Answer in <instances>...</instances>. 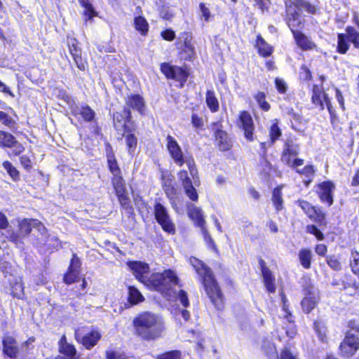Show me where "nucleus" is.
I'll return each instance as SVG.
<instances>
[{
	"label": "nucleus",
	"instance_id": "50",
	"mask_svg": "<svg viewBox=\"0 0 359 359\" xmlns=\"http://www.w3.org/2000/svg\"><path fill=\"white\" fill-rule=\"evenodd\" d=\"M199 8L202 18L204 19L205 22H209L212 18L210 9L203 3L200 4Z\"/></svg>",
	"mask_w": 359,
	"mask_h": 359
},
{
	"label": "nucleus",
	"instance_id": "54",
	"mask_svg": "<svg viewBox=\"0 0 359 359\" xmlns=\"http://www.w3.org/2000/svg\"><path fill=\"white\" fill-rule=\"evenodd\" d=\"M315 331L318 333L320 340L323 341L325 337V329L319 322H315L313 325Z\"/></svg>",
	"mask_w": 359,
	"mask_h": 359
},
{
	"label": "nucleus",
	"instance_id": "29",
	"mask_svg": "<svg viewBox=\"0 0 359 359\" xmlns=\"http://www.w3.org/2000/svg\"><path fill=\"white\" fill-rule=\"evenodd\" d=\"M347 40L351 42L355 48L359 49V32L351 26L346 28V34Z\"/></svg>",
	"mask_w": 359,
	"mask_h": 359
},
{
	"label": "nucleus",
	"instance_id": "23",
	"mask_svg": "<svg viewBox=\"0 0 359 359\" xmlns=\"http://www.w3.org/2000/svg\"><path fill=\"white\" fill-rule=\"evenodd\" d=\"M130 118L131 112L127 107L124 108L123 114L120 112H115L113 114L114 127L118 130L124 128L126 123L130 120Z\"/></svg>",
	"mask_w": 359,
	"mask_h": 359
},
{
	"label": "nucleus",
	"instance_id": "1",
	"mask_svg": "<svg viewBox=\"0 0 359 359\" xmlns=\"http://www.w3.org/2000/svg\"><path fill=\"white\" fill-rule=\"evenodd\" d=\"M135 334L144 340H154L160 337L165 330L163 319L151 312H143L133 319Z\"/></svg>",
	"mask_w": 359,
	"mask_h": 359
},
{
	"label": "nucleus",
	"instance_id": "12",
	"mask_svg": "<svg viewBox=\"0 0 359 359\" xmlns=\"http://www.w3.org/2000/svg\"><path fill=\"white\" fill-rule=\"evenodd\" d=\"M67 44L69 46V53L72 55L76 67L80 70H85L86 62L81 57V50L78 46L77 40L74 38H68Z\"/></svg>",
	"mask_w": 359,
	"mask_h": 359
},
{
	"label": "nucleus",
	"instance_id": "6",
	"mask_svg": "<svg viewBox=\"0 0 359 359\" xmlns=\"http://www.w3.org/2000/svg\"><path fill=\"white\" fill-rule=\"evenodd\" d=\"M299 153V145L292 139H287L283 147L281 161L292 169L304 164V160L297 156Z\"/></svg>",
	"mask_w": 359,
	"mask_h": 359
},
{
	"label": "nucleus",
	"instance_id": "38",
	"mask_svg": "<svg viewBox=\"0 0 359 359\" xmlns=\"http://www.w3.org/2000/svg\"><path fill=\"white\" fill-rule=\"evenodd\" d=\"M337 50L338 52L344 54L347 52L349 48V45L346 42V35L344 34H338L337 35Z\"/></svg>",
	"mask_w": 359,
	"mask_h": 359
},
{
	"label": "nucleus",
	"instance_id": "14",
	"mask_svg": "<svg viewBox=\"0 0 359 359\" xmlns=\"http://www.w3.org/2000/svg\"><path fill=\"white\" fill-rule=\"evenodd\" d=\"M3 353L11 359H15L19 353V348L15 339L6 335L2 339Z\"/></svg>",
	"mask_w": 359,
	"mask_h": 359
},
{
	"label": "nucleus",
	"instance_id": "24",
	"mask_svg": "<svg viewBox=\"0 0 359 359\" xmlns=\"http://www.w3.org/2000/svg\"><path fill=\"white\" fill-rule=\"evenodd\" d=\"M65 338L63 337L60 342V352L63 354V356H59L55 359H76V348L74 346L66 343L63 341Z\"/></svg>",
	"mask_w": 359,
	"mask_h": 359
},
{
	"label": "nucleus",
	"instance_id": "30",
	"mask_svg": "<svg viewBox=\"0 0 359 359\" xmlns=\"http://www.w3.org/2000/svg\"><path fill=\"white\" fill-rule=\"evenodd\" d=\"M205 102L212 112L217 111L219 109V102L215 97V92L208 90L205 96Z\"/></svg>",
	"mask_w": 359,
	"mask_h": 359
},
{
	"label": "nucleus",
	"instance_id": "60",
	"mask_svg": "<svg viewBox=\"0 0 359 359\" xmlns=\"http://www.w3.org/2000/svg\"><path fill=\"white\" fill-rule=\"evenodd\" d=\"M21 165L26 169L29 170L32 168V161L29 156L23 155L20 158Z\"/></svg>",
	"mask_w": 359,
	"mask_h": 359
},
{
	"label": "nucleus",
	"instance_id": "64",
	"mask_svg": "<svg viewBox=\"0 0 359 359\" xmlns=\"http://www.w3.org/2000/svg\"><path fill=\"white\" fill-rule=\"evenodd\" d=\"M12 148H13V153L14 154V155H19L24 150V147H22V145L18 143L17 140H15V143H14L13 145H12Z\"/></svg>",
	"mask_w": 359,
	"mask_h": 359
},
{
	"label": "nucleus",
	"instance_id": "34",
	"mask_svg": "<svg viewBox=\"0 0 359 359\" xmlns=\"http://www.w3.org/2000/svg\"><path fill=\"white\" fill-rule=\"evenodd\" d=\"M144 300V297L140 292L135 287H128V301L132 304H137Z\"/></svg>",
	"mask_w": 359,
	"mask_h": 359
},
{
	"label": "nucleus",
	"instance_id": "22",
	"mask_svg": "<svg viewBox=\"0 0 359 359\" xmlns=\"http://www.w3.org/2000/svg\"><path fill=\"white\" fill-rule=\"evenodd\" d=\"M215 136L221 151H228L231 148V140L225 131L217 128L215 133Z\"/></svg>",
	"mask_w": 359,
	"mask_h": 359
},
{
	"label": "nucleus",
	"instance_id": "11",
	"mask_svg": "<svg viewBox=\"0 0 359 359\" xmlns=\"http://www.w3.org/2000/svg\"><path fill=\"white\" fill-rule=\"evenodd\" d=\"M238 124L243 130L245 137L249 141H252L255 126L250 113L246 111H241Z\"/></svg>",
	"mask_w": 359,
	"mask_h": 359
},
{
	"label": "nucleus",
	"instance_id": "52",
	"mask_svg": "<svg viewBox=\"0 0 359 359\" xmlns=\"http://www.w3.org/2000/svg\"><path fill=\"white\" fill-rule=\"evenodd\" d=\"M12 288L13 296L20 298L23 295L24 287L21 281L15 283Z\"/></svg>",
	"mask_w": 359,
	"mask_h": 359
},
{
	"label": "nucleus",
	"instance_id": "44",
	"mask_svg": "<svg viewBox=\"0 0 359 359\" xmlns=\"http://www.w3.org/2000/svg\"><path fill=\"white\" fill-rule=\"evenodd\" d=\"M157 359H182V353L180 351H170L159 355Z\"/></svg>",
	"mask_w": 359,
	"mask_h": 359
},
{
	"label": "nucleus",
	"instance_id": "18",
	"mask_svg": "<svg viewBox=\"0 0 359 359\" xmlns=\"http://www.w3.org/2000/svg\"><path fill=\"white\" fill-rule=\"evenodd\" d=\"M286 8L287 25L294 34V32H299L296 29L302 25L301 15L292 6H288L287 3Z\"/></svg>",
	"mask_w": 359,
	"mask_h": 359
},
{
	"label": "nucleus",
	"instance_id": "8",
	"mask_svg": "<svg viewBox=\"0 0 359 359\" xmlns=\"http://www.w3.org/2000/svg\"><path fill=\"white\" fill-rule=\"evenodd\" d=\"M312 102L316 105L319 106L321 110H323L325 105L330 114L332 121L337 117L335 111L334 110L330 100L329 99L327 93H325L323 89L318 86H314L313 88L312 94Z\"/></svg>",
	"mask_w": 359,
	"mask_h": 359
},
{
	"label": "nucleus",
	"instance_id": "16",
	"mask_svg": "<svg viewBox=\"0 0 359 359\" xmlns=\"http://www.w3.org/2000/svg\"><path fill=\"white\" fill-rule=\"evenodd\" d=\"M297 203L308 217L314 221L322 222L325 219V214L319 208L312 206L309 202L298 200Z\"/></svg>",
	"mask_w": 359,
	"mask_h": 359
},
{
	"label": "nucleus",
	"instance_id": "5",
	"mask_svg": "<svg viewBox=\"0 0 359 359\" xmlns=\"http://www.w3.org/2000/svg\"><path fill=\"white\" fill-rule=\"evenodd\" d=\"M349 328L339 346L340 355L344 358L353 356L359 349V323L351 321Z\"/></svg>",
	"mask_w": 359,
	"mask_h": 359
},
{
	"label": "nucleus",
	"instance_id": "26",
	"mask_svg": "<svg viewBox=\"0 0 359 359\" xmlns=\"http://www.w3.org/2000/svg\"><path fill=\"white\" fill-rule=\"evenodd\" d=\"M292 6L299 13L302 9H304L307 12L314 14L316 11V7L305 0H288L285 4Z\"/></svg>",
	"mask_w": 359,
	"mask_h": 359
},
{
	"label": "nucleus",
	"instance_id": "20",
	"mask_svg": "<svg viewBox=\"0 0 359 359\" xmlns=\"http://www.w3.org/2000/svg\"><path fill=\"white\" fill-rule=\"evenodd\" d=\"M180 40L183 43V51L188 55L189 58L192 57L196 54L192 34L188 32H183L180 36Z\"/></svg>",
	"mask_w": 359,
	"mask_h": 359
},
{
	"label": "nucleus",
	"instance_id": "55",
	"mask_svg": "<svg viewBox=\"0 0 359 359\" xmlns=\"http://www.w3.org/2000/svg\"><path fill=\"white\" fill-rule=\"evenodd\" d=\"M177 299L184 307H188L189 306V302L187 297V294L183 290H180L177 294Z\"/></svg>",
	"mask_w": 359,
	"mask_h": 359
},
{
	"label": "nucleus",
	"instance_id": "41",
	"mask_svg": "<svg viewBox=\"0 0 359 359\" xmlns=\"http://www.w3.org/2000/svg\"><path fill=\"white\" fill-rule=\"evenodd\" d=\"M3 166L13 180L19 179V172L9 161H4Z\"/></svg>",
	"mask_w": 359,
	"mask_h": 359
},
{
	"label": "nucleus",
	"instance_id": "51",
	"mask_svg": "<svg viewBox=\"0 0 359 359\" xmlns=\"http://www.w3.org/2000/svg\"><path fill=\"white\" fill-rule=\"evenodd\" d=\"M327 263L333 270L339 271L341 268V263L334 256L328 257L327 258Z\"/></svg>",
	"mask_w": 359,
	"mask_h": 359
},
{
	"label": "nucleus",
	"instance_id": "19",
	"mask_svg": "<svg viewBox=\"0 0 359 359\" xmlns=\"http://www.w3.org/2000/svg\"><path fill=\"white\" fill-rule=\"evenodd\" d=\"M261 271L263 276L264 285L268 292L273 293L276 291L275 276L271 271L266 266L264 262L261 259L259 261Z\"/></svg>",
	"mask_w": 359,
	"mask_h": 359
},
{
	"label": "nucleus",
	"instance_id": "43",
	"mask_svg": "<svg viewBox=\"0 0 359 359\" xmlns=\"http://www.w3.org/2000/svg\"><path fill=\"white\" fill-rule=\"evenodd\" d=\"M79 271L69 269L67 273L64 276V281L67 284H72L79 279Z\"/></svg>",
	"mask_w": 359,
	"mask_h": 359
},
{
	"label": "nucleus",
	"instance_id": "61",
	"mask_svg": "<svg viewBox=\"0 0 359 359\" xmlns=\"http://www.w3.org/2000/svg\"><path fill=\"white\" fill-rule=\"evenodd\" d=\"M81 266L80 259L76 256V255H73V257L71 260V264L69 267L71 270H78L79 271Z\"/></svg>",
	"mask_w": 359,
	"mask_h": 359
},
{
	"label": "nucleus",
	"instance_id": "42",
	"mask_svg": "<svg viewBox=\"0 0 359 359\" xmlns=\"http://www.w3.org/2000/svg\"><path fill=\"white\" fill-rule=\"evenodd\" d=\"M126 142L128 147L129 154H132L137 144V140L133 134H129L126 136Z\"/></svg>",
	"mask_w": 359,
	"mask_h": 359
},
{
	"label": "nucleus",
	"instance_id": "45",
	"mask_svg": "<svg viewBox=\"0 0 359 359\" xmlns=\"http://www.w3.org/2000/svg\"><path fill=\"white\" fill-rule=\"evenodd\" d=\"M190 215L191 216H195L198 225L203 229L205 219L202 213V210L199 208H194V209L191 211Z\"/></svg>",
	"mask_w": 359,
	"mask_h": 359
},
{
	"label": "nucleus",
	"instance_id": "2",
	"mask_svg": "<svg viewBox=\"0 0 359 359\" xmlns=\"http://www.w3.org/2000/svg\"><path fill=\"white\" fill-rule=\"evenodd\" d=\"M189 262L199 275L205 292L211 302L217 309L221 310L224 304L223 296L211 269L196 257H191Z\"/></svg>",
	"mask_w": 359,
	"mask_h": 359
},
{
	"label": "nucleus",
	"instance_id": "4",
	"mask_svg": "<svg viewBox=\"0 0 359 359\" xmlns=\"http://www.w3.org/2000/svg\"><path fill=\"white\" fill-rule=\"evenodd\" d=\"M166 147L175 164L180 167L182 166L184 163L187 165L189 174L193 178L194 182H196L198 177V171L194 160L191 158L185 159L184 158L182 150L179 144L176 140L170 135L166 137Z\"/></svg>",
	"mask_w": 359,
	"mask_h": 359
},
{
	"label": "nucleus",
	"instance_id": "36",
	"mask_svg": "<svg viewBox=\"0 0 359 359\" xmlns=\"http://www.w3.org/2000/svg\"><path fill=\"white\" fill-rule=\"evenodd\" d=\"M15 138L11 134L0 131V144L6 147H12L14 143H15Z\"/></svg>",
	"mask_w": 359,
	"mask_h": 359
},
{
	"label": "nucleus",
	"instance_id": "48",
	"mask_svg": "<svg viewBox=\"0 0 359 359\" xmlns=\"http://www.w3.org/2000/svg\"><path fill=\"white\" fill-rule=\"evenodd\" d=\"M112 183L116 192H121V190L124 189L123 180L118 175H114Z\"/></svg>",
	"mask_w": 359,
	"mask_h": 359
},
{
	"label": "nucleus",
	"instance_id": "9",
	"mask_svg": "<svg viewBox=\"0 0 359 359\" xmlns=\"http://www.w3.org/2000/svg\"><path fill=\"white\" fill-rule=\"evenodd\" d=\"M20 233L25 236L31 232L32 229H36L41 235L44 237L41 238L40 243L46 245L49 240L46 238L47 230L44 225L36 219H25L20 223Z\"/></svg>",
	"mask_w": 359,
	"mask_h": 359
},
{
	"label": "nucleus",
	"instance_id": "59",
	"mask_svg": "<svg viewBox=\"0 0 359 359\" xmlns=\"http://www.w3.org/2000/svg\"><path fill=\"white\" fill-rule=\"evenodd\" d=\"M0 121L8 126H11L13 124L12 118L4 111H0Z\"/></svg>",
	"mask_w": 359,
	"mask_h": 359
},
{
	"label": "nucleus",
	"instance_id": "27",
	"mask_svg": "<svg viewBox=\"0 0 359 359\" xmlns=\"http://www.w3.org/2000/svg\"><path fill=\"white\" fill-rule=\"evenodd\" d=\"M294 37L298 46L304 50H311L315 48V43L302 32H294Z\"/></svg>",
	"mask_w": 359,
	"mask_h": 359
},
{
	"label": "nucleus",
	"instance_id": "46",
	"mask_svg": "<svg viewBox=\"0 0 359 359\" xmlns=\"http://www.w3.org/2000/svg\"><path fill=\"white\" fill-rule=\"evenodd\" d=\"M281 134V130L277 123H273L270 128V137L272 143L278 140L280 137Z\"/></svg>",
	"mask_w": 359,
	"mask_h": 359
},
{
	"label": "nucleus",
	"instance_id": "7",
	"mask_svg": "<svg viewBox=\"0 0 359 359\" xmlns=\"http://www.w3.org/2000/svg\"><path fill=\"white\" fill-rule=\"evenodd\" d=\"M154 216L157 222L161 226L163 231L170 234L175 233V224L172 222L165 207L160 203H156L154 205Z\"/></svg>",
	"mask_w": 359,
	"mask_h": 359
},
{
	"label": "nucleus",
	"instance_id": "57",
	"mask_svg": "<svg viewBox=\"0 0 359 359\" xmlns=\"http://www.w3.org/2000/svg\"><path fill=\"white\" fill-rule=\"evenodd\" d=\"M275 83L276 88L280 93H285L287 91V84L283 79H276Z\"/></svg>",
	"mask_w": 359,
	"mask_h": 359
},
{
	"label": "nucleus",
	"instance_id": "25",
	"mask_svg": "<svg viewBox=\"0 0 359 359\" xmlns=\"http://www.w3.org/2000/svg\"><path fill=\"white\" fill-rule=\"evenodd\" d=\"M318 298L314 291H309L302 301V306L304 312L309 313L316 306Z\"/></svg>",
	"mask_w": 359,
	"mask_h": 359
},
{
	"label": "nucleus",
	"instance_id": "33",
	"mask_svg": "<svg viewBox=\"0 0 359 359\" xmlns=\"http://www.w3.org/2000/svg\"><path fill=\"white\" fill-rule=\"evenodd\" d=\"M271 200L277 211L283 209V201L280 187H276L273 189Z\"/></svg>",
	"mask_w": 359,
	"mask_h": 359
},
{
	"label": "nucleus",
	"instance_id": "10",
	"mask_svg": "<svg viewBox=\"0 0 359 359\" xmlns=\"http://www.w3.org/2000/svg\"><path fill=\"white\" fill-rule=\"evenodd\" d=\"M161 72L168 79H172L180 81L182 86L187 81L189 74L183 68L177 66H171L168 63H163L161 67Z\"/></svg>",
	"mask_w": 359,
	"mask_h": 359
},
{
	"label": "nucleus",
	"instance_id": "53",
	"mask_svg": "<svg viewBox=\"0 0 359 359\" xmlns=\"http://www.w3.org/2000/svg\"><path fill=\"white\" fill-rule=\"evenodd\" d=\"M107 359H126V355L118 351L110 350L106 351Z\"/></svg>",
	"mask_w": 359,
	"mask_h": 359
},
{
	"label": "nucleus",
	"instance_id": "49",
	"mask_svg": "<svg viewBox=\"0 0 359 359\" xmlns=\"http://www.w3.org/2000/svg\"><path fill=\"white\" fill-rule=\"evenodd\" d=\"M294 170L297 172L306 176L307 178L312 177L315 172V169L313 165H306L302 170H299L298 168Z\"/></svg>",
	"mask_w": 359,
	"mask_h": 359
},
{
	"label": "nucleus",
	"instance_id": "39",
	"mask_svg": "<svg viewBox=\"0 0 359 359\" xmlns=\"http://www.w3.org/2000/svg\"><path fill=\"white\" fill-rule=\"evenodd\" d=\"M78 111L86 121H91L95 117V112L89 106H83L81 109H78Z\"/></svg>",
	"mask_w": 359,
	"mask_h": 359
},
{
	"label": "nucleus",
	"instance_id": "13",
	"mask_svg": "<svg viewBox=\"0 0 359 359\" xmlns=\"http://www.w3.org/2000/svg\"><path fill=\"white\" fill-rule=\"evenodd\" d=\"M179 179L182 183L186 195L194 201L198 200V194L196 189L193 187L192 181L186 170H181L178 173Z\"/></svg>",
	"mask_w": 359,
	"mask_h": 359
},
{
	"label": "nucleus",
	"instance_id": "28",
	"mask_svg": "<svg viewBox=\"0 0 359 359\" xmlns=\"http://www.w3.org/2000/svg\"><path fill=\"white\" fill-rule=\"evenodd\" d=\"M101 335L97 331H92L83 337L82 344L86 348L90 349L97 343Z\"/></svg>",
	"mask_w": 359,
	"mask_h": 359
},
{
	"label": "nucleus",
	"instance_id": "21",
	"mask_svg": "<svg viewBox=\"0 0 359 359\" xmlns=\"http://www.w3.org/2000/svg\"><path fill=\"white\" fill-rule=\"evenodd\" d=\"M126 107L137 110L140 114H143L145 109L144 100L140 95H132L128 96L126 101Z\"/></svg>",
	"mask_w": 359,
	"mask_h": 359
},
{
	"label": "nucleus",
	"instance_id": "35",
	"mask_svg": "<svg viewBox=\"0 0 359 359\" xmlns=\"http://www.w3.org/2000/svg\"><path fill=\"white\" fill-rule=\"evenodd\" d=\"M82 7L84 8V15L86 20H91L94 16L97 15L96 11L94 10L89 0H79Z\"/></svg>",
	"mask_w": 359,
	"mask_h": 359
},
{
	"label": "nucleus",
	"instance_id": "31",
	"mask_svg": "<svg viewBox=\"0 0 359 359\" xmlns=\"http://www.w3.org/2000/svg\"><path fill=\"white\" fill-rule=\"evenodd\" d=\"M134 25L135 29L137 32H139L142 35L144 36L147 34L149 24L144 17H135L134 19Z\"/></svg>",
	"mask_w": 359,
	"mask_h": 359
},
{
	"label": "nucleus",
	"instance_id": "17",
	"mask_svg": "<svg viewBox=\"0 0 359 359\" xmlns=\"http://www.w3.org/2000/svg\"><path fill=\"white\" fill-rule=\"evenodd\" d=\"M128 266L135 277L142 283H144L149 277V265L140 262H131L128 263Z\"/></svg>",
	"mask_w": 359,
	"mask_h": 359
},
{
	"label": "nucleus",
	"instance_id": "3",
	"mask_svg": "<svg viewBox=\"0 0 359 359\" xmlns=\"http://www.w3.org/2000/svg\"><path fill=\"white\" fill-rule=\"evenodd\" d=\"M178 282L179 279L174 271L166 270L161 273L151 274L147 278L144 284L152 290L165 293L172 286L178 285Z\"/></svg>",
	"mask_w": 359,
	"mask_h": 359
},
{
	"label": "nucleus",
	"instance_id": "32",
	"mask_svg": "<svg viewBox=\"0 0 359 359\" xmlns=\"http://www.w3.org/2000/svg\"><path fill=\"white\" fill-rule=\"evenodd\" d=\"M312 252L308 249H302L299 252V259L302 266L305 269L311 267Z\"/></svg>",
	"mask_w": 359,
	"mask_h": 359
},
{
	"label": "nucleus",
	"instance_id": "56",
	"mask_svg": "<svg viewBox=\"0 0 359 359\" xmlns=\"http://www.w3.org/2000/svg\"><path fill=\"white\" fill-rule=\"evenodd\" d=\"M307 231L308 232L315 235L318 240L322 241L324 239L323 233L315 225H309L307 226Z\"/></svg>",
	"mask_w": 359,
	"mask_h": 359
},
{
	"label": "nucleus",
	"instance_id": "15",
	"mask_svg": "<svg viewBox=\"0 0 359 359\" xmlns=\"http://www.w3.org/2000/svg\"><path fill=\"white\" fill-rule=\"evenodd\" d=\"M335 189L334 184L330 181H325L318 184V196L323 202L331 205L333 203L332 192Z\"/></svg>",
	"mask_w": 359,
	"mask_h": 359
},
{
	"label": "nucleus",
	"instance_id": "58",
	"mask_svg": "<svg viewBox=\"0 0 359 359\" xmlns=\"http://www.w3.org/2000/svg\"><path fill=\"white\" fill-rule=\"evenodd\" d=\"M118 200L122 205H126L128 203L129 199L126 195L125 189L121 190V192H116Z\"/></svg>",
	"mask_w": 359,
	"mask_h": 359
},
{
	"label": "nucleus",
	"instance_id": "37",
	"mask_svg": "<svg viewBox=\"0 0 359 359\" xmlns=\"http://www.w3.org/2000/svg\"><path fill=\"white\" fill-rule=\"evenodd\" d=\"M259 53L264 57L269 56L272 53V48L262 38L257 39Z\"/></svg>",
	"mask_w": 359,
	"mask_h": 359
},
{
	"label": "nucleus",
	"instance_id": "63",
	"mask_svg": "<svg viewBox=\"0 0 359 359\" xmlns=\"http://www.w3.org/2000/svg\"><path fill=\"white\" fill-rule=\"evenodd\" d=\"M191 123L196 128H201L203 125V119L198 115L194 114L191 116Z\"/></svg>",
	"mask_w": 359,
	"mask_h": 359
},
{
	"label": "nucleus",
	"instance_id": "47",
	"mask_svg": "<svg viewBox=\"0 0 359 359\" xmlns=\"http://www.w3.org/2000/svg\"><path fill=\"white\" fill-rule=\"evenodd\" d=\"M255 98L263 110L268 111L270 109V104L265 101V95L264 93H259Z\"/></svg>",
	"mask_w": 359,
	"mask_h": 359
},
{
	"label": "nucleus",
	"instance_id": "62",
	"mask_svg": "<svg viewBox=\"0 0 359 359\" xmlns=\"http://www.w3.org/2000/svg\"><path fill=\"white\" fill-rule=\"evenodd\" d=\"M162 37L167 41H172L175 37V32L171 29H166L161 32Z\"/></svg>",
	"mask_w": 359,
	"mask_h": 359
},
{
	"label": "nucleus",
	"instance_id": "40",
	"mask_svg": "<svg viewBox=\"0 0 359 359\" xmlns=\"http://www.w3.org/2000/svg\"><path fill=\"white\" fill-rule=\"evenodd\" d=\"M107 162L110 171L114 175L119 174V168L114 154H107Z\"/></svg>",
	"mask_w": 359,
	"mask_h": 359
}]
</instances>
